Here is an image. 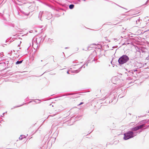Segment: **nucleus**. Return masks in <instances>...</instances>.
I'll return each instance as SVG.
<instances>
[{"label":"nucleus","mask_w":149,"mask_h":149,"mask_svg":"<svg viewBox=\"0 0 149 149\" xmlns=\"http://www.w3.org/2000/svg\"><path fill=\"white\" fill-rule=\"evenodd\" d=\"M129 60V58L125 55H124L120 57L118 61L120 64H122L126 62Z\"/></svg>","instance_id":"obj_1"},{"label":"nucleus","mask_w":149,"mask_h":149,"mask_svg":"<svg viewBox=\"0 0 149 149\" xmlns=\"http://www.w3.org/2000/svg\"><path fill=\"white\" fill-rule=\"evenodd\" d=\"M124 139L125 140H127L133 137V133L132 132H128L124 134Z\"/></svg>","instance_id":"obj_2"},{"label":"nucleus","mask_w":149,"mask_h":149,"mask_svg":"<svg viewBox=\"0 0 149 149\" xmlns=\"http://www.w3.org/2000/svg\"><path fill=\"white\" fill-rule=\"evenodd\" d=\"M148 0H141L140 2V6H144L148 3Z\"/></svg>","instance_id":"obj_3"},{"label":"nucleus","mask_w":149,"mask_h":149,"mask_svg":"<svg viewBox=\"0 0 149 149\" xmlns=\"http://www.w3.org/2000/svg\"><path fill=\"white\" fill-rule=\"evenodd\" d=\"M144 125H142L139 126H136L134 128H132V130L133 131H136L139 129H141L143 127Z\"/></svg>","instance_id":"obj_4"},{"label":"nucleus","mask_w":149,"mask_h":149,"mask_svg":"<svg viewBox=\"0 0 149 149\" xmlns=\"http://www.w3.org/2000/svg\"><path fill=\"white\" fill-rule=\"evenodd\" d=\"M74 7V5L73 4H71V5H70V6H69V8L70 9H72Z\"/></svg>","instance_id":"obj_5"},{"label":"nucleus","mask_w":149,"mask_h":149,"mask_svg":"<svg viewBox=\"0 0 149 149\" xmlns=\"http://www.w3.org/2000/svg\"><path fill=\"white\" fill-rule=\"evenodd\" d=\"M22 61H17L16 63V64H20V63H22Z\"/></svg>","instance_id":"obj_6"},{"label":"nucleus","mask_w":149,"mask_h":149,"mask_svg":"<svg viewBox=\"0 0 149 149\" xmlns=\"http://www.w3.org/2000/svg\"><path fill=\"white\" fill-rule=\"evenodd\" d=\"M83 103H80L79 104V105H80V104H83Z\"/></svg>","instance_id":"obj_7"},{"label":"nucleus","mask_w":149,"mask_h":149,"mask_svg":"<svg viewBox=\"0 0 149 149\" xmlns=\"http://www.w3.org/2000/svg\"><path fill=\"white\" fill-rule=\"evenodd\" d=\"M136 71H137V70H134V72Z\"/></svg>","instance_id":"obj_8"},{"label":"nucleus","mask_w":149,"mask_h":149,"mask_svg":"<svg viewBox=\"0 0 149 149\" xmlns=\"http://www.w3.org/2000/svg\"><path fill=\"white\" fill-rule=\"evenodd\" d=\"M148 30L149 31V29Z\"/></svg>","instance_id":"obj_9"}]
</instances>
